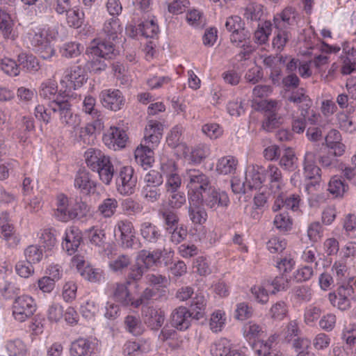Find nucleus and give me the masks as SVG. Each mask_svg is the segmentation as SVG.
Here are the masks:
<instances>
[{"label": "nucleus", "instance_id": "60", "mask_svg": "<svg viewBox=\"0 0 356 356\" xmlns=\"http://www.w3.org/2000/svg\"><path fill=\"white\" fill-rule=\"evenodd\" d=\"M336 119L337 124L341 130L351 133L355 129L353 120L344 111L339 112L336 115Z\"/></svg>", "mask_w": 356, "mask_h": 356}, {"label": "nucleus", "instance_id": "40", "mask_svg": "<svg viewBox=\"0 0 356 356\" xmlns=\"http://www.w3.org/2000/svg\"><path fill=\"white\" fill-rule=\"evenodd\" d=\"M273 340L270 339L267 341H259L254 345L255 353L259 356H282L277 349L272 346Z\"/></svg>", "mask_w": 356, "mask_h": 356}, {"label": "nucleus", "instance_id": "56", "mask_svg": "<svg viewBox=\"0 0 356 356\" xmlns=\"http://www.w3.org/2000/svg\"><path fill=\"white\" fill-rule=\"evenodd\" d=\"M88 238L92 245L104 248L106 236L103 229L92 227L88 231Z\"/></svg>", "mask_w": 356, "mask_h": 356}, {"label": "nucleus", "instance_id": "37", "mask_svg": "<svg viewBox=\"0 0 356 356\" xmlns=\"http://www.w3.org/2000/svg\"><path fill=\"white\" fill-rule=\"evenodd\" d=\"M57 92V83L55 81L52 80H48L45 82H43L41 84L39 90L40 96L44 99L50 100V102L55 100H60Z\"/></svg>", "mask_w": 356, "mask_h": 356}, {"label": "nucleus", "instance_id": "29", "mask_svg": "<svg viewBox=\"0 0 356 356\" xmlns=\"http://www.w3.org/2000/svg\"><path fill=\"white\" fill-rule=\"evenodd\" d=\"M207 300L202 291H197L195 296L193 298L190 305L189 312L192 314V318L199 320L205 315Z\"/></svg>", "mask_w": 356, "mask_h": 356}, {"label": "nucleus", "instance_id": "64", "mask_svg": "<svg viewBox=\"0 0 356 356\" xmlns=\"http://www.w3.org/2000/svg\"><path fill=\"white\" fill-rule=\"evenodd\" d=\"M273 223L277 229L283 232L290 229L292 225L291 220L286 212L276 215Z\"/></svg>", "mask_w": 356, "mask_h": 356}, {"label": "nucleus", "instance_id": "52", "mask_svg": "<svg viewBox=\"0 0 356 356\" xmlns=\"http://www.w3.org/2000/svg\"><path fill=\"white\" fill-rule=\"evenodd\" d=\"M124 324L127 330L135 336L140 335L143 332V327L138 317L129 315L125 318Z\"/></svg>", "mask_w": 356, "mask_h": 356}, {"label": "nucleus", "instance_id": "20", "mask_svg": "<svg viewBox=\"0 0 356 356\" xmlns=\"http://www.w3.org/2000/svg\"><path fill=\"white\" fill-rule=\"evenodd\" d=\"M298 13L292 7L285 8L281 13L274 16L273 24L275 29L288 30L296 23Z\"/></svg>", "mask_w": 356, "mask_h": 356}, {"label": "nucleus", "instance_id": "5", "mask_svg": "<svg viewBox=\"0 0 356 356\" xmlns=\"http://www.w3.org/2000/svg\"><path fill=\"white\" fill-rule=\"evenodd\" d=\"M200 202L207 208L216 211L218 208H226L229 204V198L225 191L217 190L211 186L202 193H195Z\"/></svg>", "mask_w": 356, "mask_h": 356}, {"label": "nucleus", "instance_id": "19", "mask_svg": "<svg viewBox=\"0 0 356 356\" xmlns=\"http://www.w3.org/2000/svg\"><path fill=\"white\" fill-rule=\"evenodd\" d=\"M128 139L126 132L118 127H111L103 136L104 143L110 148H123Z\"/></svg>", "mask_w": 356, "mask_h": 356}, {"label": "nucleus", "instance_id": "54", "mask_svg": "<svg viewBox=\"0 0 356 356\" xmlns=\"http://www.w3.org/2000/svg\"><path fill=\"white\" fill-rule=\"evenodd\" d=\"M6 349L10 356H25L27 353L26 345L19 339L8 341Z\"/></svg>", "mask_w": 356, "mask_h": 356}, {"label": "nucleus", "instance_id": "33", "mask_svg": "<svg viewBox=\"0 0 356 356\" xmlns=\"http://www.w3.org/2000/svg\"><path fill=\"white\" fill-rule=\"evenodd\" d=\"M92 351V343L88 339L80 338L72 343L70 354V356H90Z\"/></svg>", "mask_w": 356, "mask_h": 356}, {"label": "nucleus", "instance_id": "22", "mask_svg": "<svg viewBox=\"0 0 356 356\" xmlns=\"http://www.w3.org/2000/svg\"><path fill=\"white\" fill-rule=\"evenodd\" d=\"M163 134V125L156 120H149L145 129L143 143L156 147Z\"/></svg>", "mask_w": 356, "mask_h": 356}, {"label": "nucleus", "instance_id": "7", "mask_svg": "<svg viewBox=\"0 0 356 356\" xmlns=\"http://www.w3.org/2000/svg\"><path fill=\"white\" fill-rule=\"evenodd\" d=\"M137 177L131 166L122 167L116 178L117 189L122 195H131L134 193Z\"/></svg>", "mask_w": 356, "mask_h": 356}, {"label": "nucleus", "instance_id": "31", "mask_svg": "<svg viewBox=\"0 0 356 356\" xmlns=\"http://www.w3.org/2000/svg\"><path fill=\"white\" fill-rule=\"evenodd\" d=\"M265 179H267L270 181V186L274 193L281 189L283 184V179L282 172L280 168L274 165H269L266 168H264Z\"/></svg>", "mask_w": 356, "mask_h": 356}, {"label": "nucleus", "instance_id": "15", "mask_svg": "<svg viewBox=\"0 0 356 356\" xmlns=\"http://www.w3.org/2000/svg\"><path fill=\"white\" fill-rule=\"evenodd\" d=\"M264 167L250 165L245 172L246 184L249 191L260 189L265 182Z\"/></svg>", "mask_w": 356, "mask_h": 356}, {"label": "nucleus", "instance_id": "11", "mask_svg": "<svg viewBox=\"0 0 356 356\" xmlns=\"http://www.w3.org/2000/svg\"><path fill=\"white\" fill-rule=\"evenodd\" d=\"M86 79L85 70L80 66H74L65 70L61 83H65L69 90H76L81 87Z\"/></svg>", "mask_w": 356, "mask_h": 356}, {"label": "nucleus", "instance_id": "28", "mask_svg": "<svg viewBox=\"0 0 356 356\" xmlns=\"http://www.w3.org/2000/svg\"><path fill=\"white\" fill-rule=\"evenodd\" d=\"M300 200V197L298 195L291 194L286 195L283 193H280L275 197L273 210L277 211L282 208H285L296 211L298 209Z\"/></svg>", "mask_w": 356, "mask_h": 356}, {"label": "nucleus", "instance_id": "6", "mask_svg": "<svg viewBox=\"0 0 356 356\" xmlns=\"http://www.w3.org/2000/svg\"><path fill=\"white\" fill-rule=\"evenodd\" d=\"M184 179L187 181V187L191 191L190 194L202 193L211 186L209 177L199 169L186 170Z\"/></svg>", "mask_w": 356, "mask_h": 356}, {"label": "nucleus", "instance_id": "14", "mask_svg": "<svg viewBox=\"0 0 356 356\" xmlns=\"http://www.w3.org/2000/svg\"><path fill=\"white\" fill-rule=\"evenodd\" d=\"M200 200L197 195L193 194H190L188 197V216L192 222L195 225H202L207 218V213Z\"/></svg>", "mask_w": 356, "mask_h": 356}, {"label": "nucleus", "instance_id": "4", "mask_svg": "<svg viewBox=\"0 0 356 356\" xmlns=\"http://www.w3.org/2000/svg\"><path fill=\"white\" fill-rule=\"evenodd\" d=\"M11 309L14 319L23 323L33 316L37 309V305L31 296L22 295L15 298Z\"/></svg>", "mask_w": 356, "mask_h": 356}, {"label": "nucleus", "instance_id": "9", "mask_svg": "<svg viewBox=\"0 0 356 356\" xmlns=\"http://www.w3.org/2000/svg\"><path fill=\"white\" fill-rule=\"evenodd\" d=\"M161 170L165 177L167 192H176L181 184V179L178 173L176 163L173 160H168L161 163Z\"/></svg>", "mask_w": 356, "mask_h": 356}, {"label": "nucleus", "instance_id": "38", "mask_svg": "<svg viewBox=\"0 0 356 356\" xmlns=\"http://www.w3.org/2000/svg\"><path fill=\"white\" fill-rule=\"evenodd\" d=\"M297 157L291 148H286L280 160V165L284 170L293 171L297 168Z\"/></svg>", "mask_w": 356, "mask_h": 356}, {"label": "nucleus", "instance_id": "36", "mask_svg": "<svg viewBox=\"0 0 356 356\" xmlns=\"http://www.w3.org/2000/svg\"><path fill=\"white\" fill-rule=\"evenodd\" d=\"M238 165L237 159L233 156H226L218 159L216 170L222 175H230L235 172Z\"/></svg>", "mask_w": 356, "mask_h": 356}, {"label": "nucleus", "instance_id": "32", "mask_svg": "<svg viewBox=\"0 0 356 356\" xmlns=\"http://www.w3.org/2000/svg\"><path fill=\"white\" fill-rule=\"evenodd\" d=\"M162 252V250L160 249H156L152 252L147 250H142L136 256L137 261L141 262L143 266L148 270L154 265H157V264L160 262Z\"/></svg>", "mask_w": 356, "mask_h": 356}, {"label": "nucleus", "instance_id": "58", "mask_svg": "<svg viewBox=\"0 0 356 356\" xmlns=\"http://www.w3.org/2000/svg\"><path fill=\"white\" fill-rule=\"evenodd\" d=\"M122 209L127 216H134L143 211V206L131 198H127L122 201Z\"/></svg>", "mask_w": 356, "mask_h": 356}, {"label": "nucleus", "instance_id": "48", "mask_svg": "<svg viewBox=\"0 0 356 356\" xmlns=\"http://www.w3.org/2000/svg\"><path fill=\"white\" fill-rule=\"evenodd\" d=\"M20 288L13 282L6 281L0 288V293L5 300H11L19 296Z\"/></svg>", "mask_w": 356, "mask_h": 356}, {"label": "nucleus", "instance_id": "55", "mask_svg": "<svg viewBox=\"0 0 356 356\" xmlns=\"http://www.w3.org/2000/svg\"><path fill=\"white\" fill-rule=\"evenodd\" d=\"M0 67L6 74L16 76L19 74V66L15 60L5 57L0 60Z\"/></svg>", "mask_w": 356, "mask_h": 356}, {"label": "nucleus", "instance_id": "24", "mask_svg": "<svg viewBox=\"0 0 356 356\" xmlns=\"http://www.w3.org/2000/svg\"><path fill=\"white\" fill-rule=\"evenodd\" d=\"M96 168H91L93 171L98 172L100 179L106 184H109L113 179L114 174L113 165H112L109 157L105 156L102 152V158L97 161Z\"/></svg>", "mask_w": 356, "mask_h": 356}, {"label": "nucleus", "instance_id": "34", "mask_svg": "<svg viewBox=\"0 0 356 356\" xmlns=\"http://www.w3.org/2000/svg\"><path fill=\"white\" fill-rule=\"evenodd\" d=\"M17 61L19 66H21L26 72L35 74L40 68L38 59L31 54L22 52L18 55Z\"/></svg>", "mask_w": 356, "mask_h": 356}, {"label": "nucleus", "instance_id": "25", "mask_svg": "<svg viewBox=\"0 0 356 356\" xmlns=\"http://www.w3.org/2000/svg\"><path fill=\"white\" fill-rule=\"evenodd\" d=\"M129 285L130 284H128L127 281L124 283L116 282L111 284L109 287L110 296L122 305H129L131 300V295L128 289Z\"/></svg>", "mask_w": 356, "mask_h": 356}, {"label": "nucleus", "instance_id": "17", "mask_svg": "<svg viewBox=\"0 0 356 356\" xmlns=\"http://www.w3.org/2000/svg\"><path fill=\"white\" fill-rule=\"evenodd\" d=\"M113 41L104 39L102 41L94 40L90 46V54L92 56H100L107 59H113L118 54Z\"/></svg>", "mask_w": 356, "mask_h": 356}, {"label": "nucleus", "instance_id": "2", "mask_svg": "<svg viewBox=\"0 0 356 356\" xmlns=\"http://www.w3.org/2000/svg\"><path fill=\"white\" fill-rule=\"evenodd\" d=\"M356 284V279L354 276L348 278V281L341 284L337 293H330L328 299L333 307L341 311H346L351 307V300H354V286Z\"/></svg>", "mask_w": 356, "mask_h": 356}, {"label": "nucleus", "instance_id": "12", "mask_svg": "<svg viewBox=\"0 0 356 356\" xmlns=\"http://www.w3.org/2000/svg\"><path fill=\"white\" fill-rule=\"evenodd\" d=\"M286 101L298 107L300 111V116L307 117L309 114L312 100L303 88L293 90L287 97Z\"/></svg>", "mask_w": 356, "mask_h": 356}, {"label": "nucleus", "instance_id": "18", "mask_svg": "<svg viewBox=\"0 0 356 356\" xmlns=\"http://www.w3.org/2000/svg\"><path fill=\"white\" fill-rule=\"evenodd\" d=\"M65 203L63 202L62 203ZM60 211V218L63 219L65 222H68L72 220H81L86 217L90 211L89 206L81 200L76 201L74 203H71V211L67 213L63 211V206Z\"/></svg>", "mask_w": 356, "mask_h": 356}, {"label": "nucleus", "instance_id": "61", "mask_svg": "<svg viewBox=\"0 0 356 356\" xmlns=\"http://www.w3.org/2000/svg\"><path fill=\"white\" fill-rule=\"evenodd\" d=\"M131 264V258L126 254L117 257L109 263L110 268L114 272L122 271Z\"/></svg>", "mask_w": 356, "mask_h": 356}, {"label": "nucleus", "instance_id": "41", "mask_svg": "<svg viewBox=\"0 0 356 356\" xmlns=\"http://www.w3.org/2000/svg\"><path fill=\"white\" fill-rule=\"evenodd\" d=\"M120 31L118 19L111 18L106 20L104 24L103 31L106 35V40L115 41Z\"/></svg>", "mask_w": 356, "mask_h": 356}, {"label": "nucleus", "instance_id": "63", "mask_svg": "<svg viewBox=\"0 0 356 356\" xmlns=\"http://www.w3.org/2000/svg\"><path fill=\"white\" fill-rule=\"evenodd\" d=\"M266 247L271 253H280L285 250L286 241L281 237L273 236L268 240Z\"/></svg>", "mask_w": 356, "mask_h": 356}, {"label": "nucleus", "instance_id": "46", "mask_svg": "<svg viewBox=\"0 0 356 356\" xmlns=\"http://www.w3.org/2000/svg\"><path fill=\"white\" fill-rule=\"evenodd\" d=\"M147 270V269L143 266V264L139 262V261H137L136 257L135 264L130 267L129 271L127 274V283L131 284L133 282H137L140 281Z\"/></svg>", "mask_w": 356, "mask_h": 356}, {"label": "nucleus", "instance_id": "13", "mask_svg": "<svg viewBox=\"0 0 356 356\" xmlns=\"http://www.w3.org/2000/svg\"><path fill=\"white\" fill-rule=\"evenodd\" d=\"M74 186L81 193L90 195L95 193L97 183L92 179L88 171L80 169L75 175Z\"/></svg>", "mask_w": 356, "mask_h": 356}, {"label": "nucleus", "instance_id": "30", "mask_svg": "<svg viewBox=\"0 0 356 356\" xmlns=\"http://www.w3.org/2000/svg\"><path fill=\"white\" fill-rule=\"evenodd\" d=\"M154 147L145 143L141 144L140 147H138L134 152L136 162L145 168L150 167L154 161L153 152Z\"/></svg>", "mask_w": 356, "mask_h": 356}, {"label": "nucleus", "instance_id": "62", "mask_svg": "<svg viewBox=\"0 0 356 356\" xmlns=\"http://www.w3.org/2000/svg\"><path fill=\"white\" fill-rule=\"evenodd\" d=\"M66 15L67 23L71 27L79 28L83 23L84 14L79 10H70L66 13Z\"/></svg>", "mask_w": 356, "mask_h": 356}, {"label": "nucleus", "instance_id": "49", "mask_svg": "<svg viewBox=\"0 0 356 356\" xmlns=\"http://www.w3.org/2000/svg\"><path fill=\"white\" fill-rule=\"evenodd\" d=\"M348 189V185L345 184L341 179L337 176L331 178L327 190L335 197L342 196Z\"/></svg>", "mask_w": 356, "mask_h": 356}, {"label": "nucleus", "instance_id": "53", "mask_svg": "<svg viewBox=\"0 0 356 356\" xmlns=\"http://www.w3.org/2000/svg\"><path fill=\"white\" fill-rule=\"evenodd\" d=\"M231 350L230 341L225 339H220L211 347V353L213 356H226Z\"/></svg>", "mask_w": 356, "mask_h": 356}, {"label": "nucleus", "instance_id": "35", "mask_svg": "<svg viewBox=\"0 0 356 356\" xmlns=\"http://www.w3.org/2000/svg\"><path fill=\"white\" fill-rule=\"evenodd\" d=\"M136 31L145 38H153L157 35L159 29L157 22L154 17L140 23L136 27Z\"/></svg>", "mask_w": 356, "mask_h": 356}, {"label": "nucleus", "instance_id": "27", "mask_svg": "<svg viewBox=\"0 0 356 356\" xmlns=\"http://www.w3.org/2000/svg\"><path fill=\"white\" fill-rule=\"evenodd\" d=\"M191 313L185 307H179L171 314V324L179 330H185L190 326Z\"/></svg>", "mask_w": 356, "mask_h": 356}, {"label": "nucleus", "instance_id": "51", "mask_svg": "<svg viewBox=\"0 0 356 356\" xmlns=\"http://www.w3.org/2000/svg\"><path fill=\"white\" fill-rule=\"evenodd\" d=\"M118 207L115 198H106L99 205L98 211L104 218H110L114 215Z\"/></svg>", "mask_w": 356, "mask_h": 356}, {"label": "nucleus", "instance_id": "39", "mask_svg": "<svg viewBox=\"0 0 356 356\" xmlns=\"http://www.w3.org/2000/svg\"><path fill=\"white\" fill-rule=\"evenodd\" d=\"M1 234L3 238L7 241L8 245L12 247L17 245L20 241L19 234L16 232L15 227L8 223L1 225Z\"/></svg>", "mask_w": 356, "mask_h": 356}, {"label": "nucleus", "instance_id": "10", "mask_svg": "<svg viewBox=\"0 0 356 356\" xmlns=\"http://www.w3.org/2000/svg\"><path fill=\"white\" fill-rule=\"evenodd\" d=\"M99 99L104 107L113 111H120L125 103L122 92L118 89L102 90Z\"/></svg>", "mask_w": 356, "mask_h": 356}, {"label": "nucleus", "instance_id": "42", "mask_svg": "<svg viewBox=\"0 0 356 356\" xmlns=\"http://www.w3.org/2000/svg\"><path fill=\"white\" fill-rule=\"evenodd\" d=\"M293 297L297 302L311 301L313 296L312 289L307 285L297 286L293 289Z\"/></svg>", "mask_w": 356, "mask_h": 356}, {"label": "nucleus", "instance_id": "3", "mask_svg": "<svg viewBox=\"0 0 356 356\" xmlns=\"http://www.w3.org/2000/svg\"><path fill=\"white\" fill-rule=\"evenodd\" d=\"M56 38V32L50 29H40L34 33H29L31 45L40 54L43 59L51 58L55 50L51 44Z\"/></svg>", "mask_w": 356, "mask_h": 356}, {"label": "nucleus", "instance_id": "47", "mask_svg": "<svg viewBox=\"0 0 356 356\" xmlns=\"http://www.w3.org/2000/svg\"><path fill=\"white\" fill-rule=\"evenodd\" d=\"M24 254L27 261L35 264L42 260L43 251L40 245H30L24 249Z\"/></svg>", "mask_w": 356, "mask_h": 356}, {"label": "nucleus", "instance_id": "23", "mask_svg": "<svg viewBox=\"0 0 356 356\" xmlns=\"http://www.w3.org/2000/svg\"><path fill=\"white\" fill-rule=\"evenodd\" d=\"M117 227L120 232V240L122 247L131 248L136 238L133 223L128 220H122L118 222Z\"/></svg>", "mask_w": 356, "mask_h": 356}, {"label": "nucleus", "instance_id": "57", "mask_svg": "<svg viewBox=\"0 0 356 356\" xmlns=\"http://www.w3.org/2000/svg\"><path fill=\"white\" fill-rule=\"evenodd\" d=\"M226 318L225 313L218 310L211 314L210 318V328L214 332H218L222 330L225 324Z\"/></svg>", "mask_w": 356, "mask_h": 356}, {"label": "nucleus", "instance_id": "43", "mask_svg": "<svg viewBox=\"0 0 356 356\" xmlns=\"http://www.w3.org/2000/svg\"><path fill=\"white\" fill-rule=\"evenodd\" d=\"M18 129L17 138L20 141L25 142L28 138L27 134L35 129L33 119L31 117H22L18 124Z\"/></svg>", "mask_w": 356, "mask_h": 356}, {"label": "nucleus", "instance_id": "8", "mask_svg": "<svg viewBox=\"0 0 356 356\" xmlns=\"http://www.w3.org/2000/svg\"><path fill=\"white\" fill-rule=\"evenodd\" d=\"M316 154L314 152H306L303 161L304 176L310 181L307 184L306 188L309 190L311 186L319 184L321 180V169L316 165Z\"/></svg>", "mask_w": 356, "mask_h": 356}, {"label": "nucleus", "instance_id": "21", "mask_svg": "<svg viewBox=\"0 0 356 356\" xmlns=\"http://www.w3.org/2000/svg\"><path fill=\"white\" fill-rule=\"evenodd\" d=\"M81 241V232L76 227H71L65 231L63 248L71 255L76 251Z\"/></svg>", "mask_w": 356, "mask_h": 356}, {"label": "nucleus", "instance_id": "59", "mask_svg": "<svg viewBox=\"0 0 356 356\" xmlns=\"http://www.w3.org/2000/svg\"><path fill=\"white\" fill-rule=\"evenodd\" d=\"M83 47L79 43L67 42L60 49L62 56L66 58H75L80 55Z\"/></svg>", "mask_w": 356, "mask_h": 356}, {"label": "nucleus", "instance_id": "45", "mask_svg": "<svg viewBox=\"0 0 356 356\" xmlns=\"http://www.w3.org/2000/svg\"><path fill=\"white\" fill-rule=\"evenodd\" d=\"M271 27L272 24L270 21H266L261 25H259L254 34L255 42L259 44H265L271 34Z\"/></svg>", "mask_w": 356, "mask_h": 356}, {"label": "nucleus", "instance_id": "50", "mask_svg": "<svg viewBox=\"0 0 356 356\" xmlns=\"http://www.w3.org/2000/svg\"><path fill=\"white\" fill-rule=\"evenodd\" d=\"M275 37L273 40V47L277 51H281L290 38V33L286 29H276Z\"/></svg>", "mask_w": 356, "mask_h": 356}, {"label": "nucleus", "instance_id": "44", "mask_svg": "<svg viewBox=\"0 0 356 356\" xmlns=\"http://www.w3.org/2000/svg\"><path fill=\"white\" fill-rule=\"evenodd\" d=\"M164 222L165 229L167 232H171L175 227L179 225V217L177 213L170 209L161 210L159 212Z\"/></svg>", "mask_w": 356, "mask_h": 356}, {"label": "nucleus", "instance_id": "26", "mask_svg": "<svg viewBox=\"0 0 356 356\" xmlns=\"http://www.w3.org/2000/svg\"><path fill=\"white\" fill-rule=\"evenodd\" d=\"M143 313L145 323L152 330H159L164 323L165 314L161 309L149 307L145 308Z\"/></svg>", "mask_w": 356, "mask_h": 356}, {"label": "nucleus", "instance_id": "16", "mask_svg": "<svg viewBox=\"0 0 356 356\" xmlns=\"http://www.w3.org/2000/svg\"><path fill=\"white\" fill-rule=\"evenodd\" d=\"M139 232L144 241L148 244L155 245L163 239L161 228L149 221L142 222Z\"/></svg>", "mask_w": 356, "mask_h": 356}, {"label": "nucleus", "instance_id": "1", "mask_svg": "<svg viewBox=\"0 0 356 356\" xmlns=\"http://www.w3.org/2000/svg\"><path fill=\"white\" fill-rule=\"evenodd\" d=\"M49 107L58 115L60 128L64 130H75L81 124L80 117L72 112V105L67 100H55L49 102Z\"/></svg>", "mask_w": 356, "mask_h": 356}]
</instances>
